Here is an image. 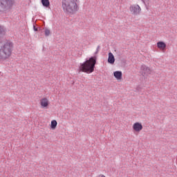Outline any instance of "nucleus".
Masks as SVG:
<instances>
[{
  "instance_id": "obj_16",
  "label": "nucleus",
  "mask_w": 177,
  "mask_h": 177,
  "mask_svg": "<svg viewBox=\"0 0 177 177\" xmlns=\"http://www.w3.org/2000/svg\"><path fill=\"white\" fill-rule=\"evenodd\" d=\"M99 50H100V46H97L95 55H97V53H99Z\"/></svg>"
},
{
  "instance_id": "obj_11",
  "label": "nucleus",
  "mask_w": 177,
  "mask_h": 177,
  "mask_svg": "<svg viewBox=\"0 0 177 177\" xmlns=\"http://www.w3.org/2000/svg\"><path fill=\"white\" fill-rule=\"evenodd\" d=\"M113 76L115 77V78H116V80H122V72H121L120 71H115L113 73Z\"/></svg>"
},
{
  "instance_id": "obj_13",
  "label": "nucleus",
  "mask_w": 177,
  "mask_h": 177,
  "mask_svg": "<svg viewBox=\"0 0 177 177\" xmlns=\"http://www.w3.org/2000/svg\"><path fill=\"white\" fill-rule=\"evenodd\" d=\"M56 127H57V121H56L55 120H52L51 124H50L51 129H56Z\"/></svg>"
},
{
  "instance_id": "obj_4",
  "label": "nucleus",
  "mask_w": 177,
  "mask_h": 177,
  "mask_svg": "<svg viewBox=\"0 0 177 177\" xmlns=\"http://www.w3.org/2000/svg\"><path fill=\"white\" fill-rule=\"evenodd\" d=\"M15 0H0V13H8L13 8Z\"/></svg>"
},
{
  "instance_id": "obj_10",
  "label": "nucleus",
  "mask_w": 177,
  "mask_h": 177,
  "mask_svg": "<svg viewBox=\"0 0 177 177\" xmlns=\"http://www.w3.org/2000/svg\"><path fill=\"white\" fill-rule=\"evenodd\" d=\"M157 47L158 48V49L164 50L167 48V44L164 41H158L157 43Z\"/></svg>"
},
{
  "instance_id": "obj_7",
  "label": "nucleus",
  "mask_w": 177,
  "mask_h": 177,
  "mask_svg": "<svg viewBox=\"0 0 177 177\" xmlns=\"http://www.w3.org/2000/svg\"><path fill=\"white\" fill-rule=\"evenodd\" d=\"M133 129L135 132H140L143 129V125H142V123L137 122L133 124Z\"/></svg>"
},
{
  "instance_id": "obj_8",
  "label": "nucleus",
  "mask_w": 177,
  "mask_h": 177,
  "mask_svg": "<svg viewBox=\"0 0 177 177\" xmlns=\"http://www.w3.org/2000/svg\"><path fill=\"white\" fill-rule=\"evenodd\" d=\"M40 104L41 107H48L49 106V100H48V98L44 97L40 100Z\"/></svg>"
},
{
  "instance_id": "obj_17",
  "label": "nucleus",
  "mask_w": 177,
  "mask_h": 177,
  "mask_svg": "<svg viewBox=\"0 0 177 177\" xmlns=\"http://www.w3.org/2000/svg\"><path fill=\"white\" fill-rule=\"evenodd\" d=\"M34 31H38V28L35 27V26H33Z\"/></svg>"
},
{
  "instance_id": "obj_14",
  "label": "nucleus",
  "mask_w": 177,
  "mask_h": 177,
  "mask_svg": "<svg viewBox=\"0 0 177 177\" xmlns=\"http://www.w3.org/2000/svg\"><path fill=\"white\" fill-rule=\"evenodd\" d=\"M44 35L45 37H49L50 35V30L48 29V28L44 29Z\"/></svg>"
},
{
  "instance_id": "obj_9",
  "label": "nucleus",
  "mask_w": 177,
  "mask_h": 177,
  "mask_svg": "<svg viewBox=\"0 0 177 177\" xmlns=\"http://www.w3.org/2000/svg\"><path fill=\"white\" fill-rule=\"evenodd\" d=\"M115 62V58L114 57V55L111 53H109L108 63H109V64H114Z\"/></svg>"
},
{
  "instance_id": "obj_6",
  "label": "nucleus",
  "mask_w": 177,
  "mask_h": 177,
  "mask_svg": "<svg viewBox=\"0 0 177 177\" xmlns=\"http://www.w3.org/2000/svg\"><path fill=\"white\" fill-rule=\"evenodd\" d=\"M140 70L141 74L143 75V77H145V75H149V74L151 73V70L150 68L146 66L145 65L141 66Z\"/></svg>"
},
{
  "instance_id": "obj_12",
  "label": "nucleus",
  "mask_w": 177,
  "mask_h": 177,
  "mask_svg": "<svg viewBox=\"0 0 177 177\" xmlns=\"http://www.w3.org/2000/svg\"><path fill=\"white\" fill-rule=\"evenodd\" d=\"M41 2L44 8H49L50 6V1L49 0H41Z\"/></svg>"
},
{
  "instance_id": "obj_2",
  "label": "nucleus",
  "mask_w": 177,
  "mask_h": 177,
  "mask_svg": "<svg viewBox=\"0 0 177 177\" xmlns=\"http://www.w3.org/2000/svg\"><path fill=\"white\" fill-rule=\"evenodd\" d=\"M97 62V57L94 55L88 59H86V61L82 64L79 67V73H86V74H91L95 71V66Z\"/></svg>"
},
{
  "instance_id": "obj_15",
  "label": "nucleus",
  "mask_w": 177,
  "mask_h": 177,
  "mask_svg": "<svg viewBox=\"0 0 177 177\" xmlns=\"http://www.w3.org/2000/svg\"><path fill=\"white\" fill-rule=\"evenodd\" d=\"M142 2H143V3H145V5L146 6H147V5H149V3H150V0H141Z\"/></svg>"
},
{
  "instance_id": "obj_1",
  "label": "nucleus",
  "mask_w": 177,
  "mask_h": 177,
  "mask_svg": "<svg viewBox=\"0 0 177 177\" xmlns=\"http://www.w3.org/2000/svg\"><path fill=\"white\" fill-rule=\"evenodd\" d=\"M6 29L5 27L0 25V39L2 35H5ZM13 50V43L10 41H7L2 44L0 41V61L6 60L12 55V51Z\"/></svg>"
},
{
  "instance_id": "obj_3",
  "label": "nucleus",
  "mask_w": 177,
  "mask_h": 177,
  "mask_svg": "<svg viewBox=\"0 0 177 177\" xmlns=\"http://www.w3.org/2000/svg\"><path fill=\"white\" fill-rule=\"evenodd\" d=\"M62 8L66 15H75L80 10L78 0H62Z\"/></svg>"
},
{
  "instance_id": "obj_18",
  "label": "nucleus",
  "mask_w": 177,
  "mask_h": 177,
  "mask_svg": "<svg viewBox=\"0 0 177 177\" xmlns=\"http://www.w3.org/2000/svg\"><path fill=\"white\" fill-rule=\"evenodd\" d=\"M136 90L137 91H140V87H137Z\"/></svg>"
},
{
  "instance_id": "obj_5",
  "label": "nucleus",
  "mask_w": 177,
  "mask_h": 177,
  "mask_svg": "<svg viewBox=\"0 0 177 177\" xmlns=\"http://www.w3.org/2000/svg\"><path fill=\"white\" fill-rule=\"evenodd\" d=\"M130 12L135 15V16H138V15H140V11L142 10V8H140V6L138 4H133L130 6Z\"/></svg>"
}]
</instances>
